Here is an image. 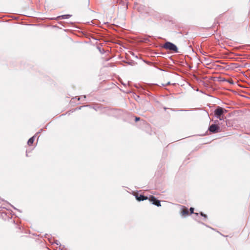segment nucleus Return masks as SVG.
<instances>
[{
	"label": "nucleus",
	"mask_w": 250,
	"mask_h": 250,
	"mask_svg": "<svg viewBox=\"0 0 250 250\" xmlns=\"http://www.w3.org/2000/svg\"><path fill=\"white\" fill-rule=\"evenodd\" d=\"M164 47L167 50H169L174 52H178V49L176 46L170 42H166L164 45Z\"/></svg>",
	"instance_id": "obj_2"
},
{
	"label": "nucleus",
	"mask_w": 250,
	"mask_h": 250,
	"mask_svg": "<svg viewBox=\"0 0 250 250\" xmlns=\"http://www.w3.org/2000/svg\"><path fill=\"white\" fill-rule=\"evenodd\" d=\"M136 198L138 201H143L144 200H146L147 199V197H145L143 195H137Z\"/></svg>",
	"instance_id": "obj_6"
},
{
	"label": "nucleus",
	"mask_w": 250,
	"mask_h": 250,
	"mask_svg": "<svg viewBox=\"0 0 250 250\" xmlns=\"http://www.w3.org/2000/svg\"><path fill=\"white\" fill-rule=\"evenodd\" d=\"M34 140H35L34 137H31V138H30V139L28 140V142H27L28 145L29 146H31L33 144V142H34Z\"/></svg>",
	"instance_id": "obj_7"
},
{
	"label": "nucleus",
	"mask_w": 250,
	"mask_h": 250,
	"mask_svg": "<svg viewBox=\"0 0 250 250\" xmlns=\"http://www.w3.org/2000/svg\"><path fill=\"white\" fill-rule=\"evenodd\" d=\"M190 214H192L193 213V211H194V208H190Z\"/></svg>",
	"instance_id": "obj_8"
},
{
	"label": "nucleus",
	"mask_w": 250,
	"mask_h": 250,
	"mask_svg": "<svg viewBox=\"0 0 250 250\" xmlns=\"http://www.w3.org/2000/svg\"><path fill=\"white\" fill-rule=\"evenodd\" d=\"M182 215L183 216H187L189 214V211L188 209L186 208H184L181 212Z\"/></svg>",
	"instance_id": "obj_5"
},
{
	"label": "nucleus",
	"mask_w": 250,
	"mask_h": 250,
	"mask_svg": "<svg viewBox=\"0 0 250 250\" xmlns=\"http://www.w3.org/2000/svg\"><path fill=\"white\" fill-rule=\"evenodd\" d=\"M209 130L212 133H217L220 131V127L217 125H212L209 126Z\"/></svg>",
	"instance_id": "obj_3"
},
{
	"label": "nucleus",
	"mask_w": 250,
	"mask_h": 250,
	"mask_svg": "<svg viewBox=\"0 0 250 250\" xmlns=\"http://www.w3.org/2000/svg\"><path fill=\"white\" fill-rule=\"evenodd\" d=\"M140 119V118L139 117H136L135 118V121L137 122V121H139Z\"/></svg>",
	"instance_id": "obj_10"
},
{
	"label": "nucleus",
	"mask_w": 250,
	"mask_h": 250,
	"mask_svg": "<svg viewBox=\"0 0 250 250\" xmlns=\"http://www.w3.org/2000/svg\"><path fill=\"white\" fill-rule=\"evenodd\" d=\"M226 112V110L222 108L221 107L218 106L214 111V114L217 118L220 120H222L223 119V114Z\"/></svg>",
	"instance_id": "obj_1"
},
{
	"label": "nucleus",
	"mask_w": 250,
	"mask_h": 250,
	"mask_svg": "<svg viewBox=\"0 0 250 250\" xmlns=\"http://www.w3.org/2000/svg\"><path fill=\"white\" fill-rule=\"evenodd\" d=\"M149 200L150 201H151V202H152V203L158 206V207H160L161 206V204H160V201L159 200H158L156 199V198L153 196H151L149 198Z\"/></svg>",
	"instance_id": "obj_4"
},
{
	"label": "nucleus",
	"mask_w": 250,
	"mask_h": 250,
	"mask_svg": "<svg viewBox=\"0 0 250 250\" xmlns=\"http://www.w3.org/2000/svg\"><path fill=\"white\" fill-rule=\"evenodd\" d=\"M201 215L202 216H204L205 217V218H207V215L206 214H204L203 212H201L200 213Z\"/></svg>",
	"instance_id": "obj_9"
}]
</instances>
